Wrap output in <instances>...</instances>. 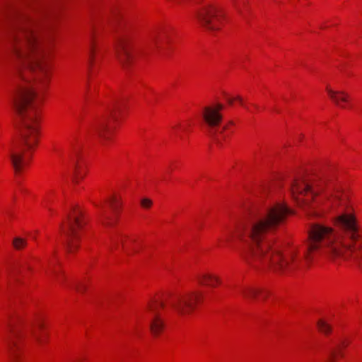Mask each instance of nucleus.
<instances>
[{
  "label": "nucleus",
  "mask_w": 362,
  "mask_h": 362,
  "mask_svg": "<svg viewBox=\"0 0 362 362\" xmlns=\"http://www.w3.org/2000/svg\"><path fill=\"white\" fill-rule=\"evenodd\" d=\"M291 213V209L281 204L261 212H252L249 222L237 231L244 244L242 256L249 265L254 268H270L284 274L302 268L301 259L297 257L296 249L282 255L267 236Z\"/></svg>",
  "instance_id": "f257e3e1"
},
{
  "label": "nucleus",
  "mask_w": 362,
  "mask_h": 362,
  "mask_svg": "<svg viewBox=\"0 0 362 362\" xmlns=\"http://www.w3.org/2000/svg\"><path fill=\"white\" fill-rule=\"evenodd\" d=\"M53 15L48 8H43L36 16L15 11L11 17V49L25 71L31 73L35 81L42 85L50 77L52 38L49 34L42 37L39 32L42 28L51 29Z\"/></svg>",
  "instance_id": "f03ea898"
},
{
  "label": "nucleus",
  "mask_w": 362,
  "mask_h": 362,
  "mask_svg": "<svg viewBox=\"0 0 362 362\" xmlns=\"http://www.w3.org/2000/svg\"><path fill=\"white\" fill-rule=\"evenodd\" d=\"M334 222L339 230L319 223L311 226L305 254L307 262L318 256L332 260L351 258L362 269V237L356 217L344 213L337 216Z\"/></svg>",
  "instance_id": "7ed1b4c3"
},
{
  "label": "nucleus",
  "mask_w": 362,
  "mask_h": 362,
  "mask_svg": "<svg viewBox=\"0 0 362 362\" xmlns=\"http://www.w3.org/2000/svg\"><path fill=\"white\" fill-rule=\"evenodd\" d=\"M35 97L33 87L28 82L19 86L11 98L17 116L18 139L9 148L8 157L16 173L22 170L38 142L40 119L34 103Z\"/></svg>",
  "instance_id": "20e7f679"
},
{
  "label": "nucleus",
  "mask_w": 362,
  "mask_h": 362,
  "mask_svg": "<svg viewBox=\"0 0 362 362\" xmlns=\"http://www.w3.org/2000/svg\"><path fill=\"white\" fill-rule=\"evenodd\" d=\"M325 186V182L317 177H300L292 181L291 192L299 205L310 209V214L318 215L320 212L315 211L317 208H322L323 211L334 209L344 205L346 200V195L339 188L317 199L316 197L324 190Z\"/></svg>",
  "instance_id": "39448f33"
},
{
  "label": "nucleus",
  "mask_w": 362,
  "mask_h": 362,
  "mask_svg": "<svg viewBox=\"0 0 362 362\" xmlns=\"http://www.w3.org/2000/svg\"><path fill=\"white\" fill-rule=\"evenodd\" d=\"M79 213L74 212L69 215L66 223L61 226V232L64 235V244L67 252L74 253L79 247V230L83 227Z\"/></svg>",
  "instance_id": "423d86ee"
},
{
  "label": "nucleus",
  "mask_w": 362,
  "mask_h": 362,
  "mask_svg": "<svg viewBox=\"0 0 362 362\" xmlns=\"http://www.w3.org/2000/svg\"><path fill=\"white\" fill-rule=\"evenodd\" d=\"M195 16L204 29L214 32L220 30L223 14L218 6L206 3L197 9Z\"/></svg>",
  "instance_id": "0eeeda50"
},
{
  "label": "nucleus",
  "mask_w": 362,
  "mask_h": 362,
  "mask_svg": "<svg viewBox=\"0 0 362 362\" xmlns=\"http://www.w3.org/2000/svg\"><path fill=\"white\" fill-rule=\"evenodd\" d=\"M203 300V293L201 291H192L189 293L173 296L167 303L178 315H186L192 312L196 305L202 303Z\"/></svg>",
  "instance_id": "6e6552de"
},
{
  "label": "nucleus",
  "mask_w": 362,
  "mask_h": 362,
  "mask_svg": "<svg viewBox=\"0 0 362 362\" xmlns=\"http://www.w3.org/2000/svg\"><path fill=\"white\" fill-rule=\"evenodd\" d=\"M223 108V106L221 104H218L216 107H206L202 113L203 119L207 127L208 134L218 144H221L218 134H222L223 131L228 128V125H224L222 127L219 126L222 120L220 111Z\"/></svg>",
  "instance_id": "1a4fd4ad"
},
{
  "label": "nucleus",
  "mask_w": 362,
  "mask_h": 362,
  "mask_svg": "<svg viewBox=\"0 0 362 362\" xmlns=\"http://www.w3.org/2000/svg\"><path fill=\"white\" fill-rule=\"evenodd\" d=\"M121 111V104L115 102L112 107H110L107 112L96 119L91 127V132L98 135L103 141L110 139L111 128L107 125V121L111 117L112 119H117V112Z\"/></svg>",
  "instance_id": "9d476101"
},
{
  "label": "nucleus",
  "mask_w": 362,
  "mask_h": 362,
  "mask_svg": "<svg viewBox=\"0 0 362 362\" xmlns=\"http://www.w3.org/2000/svg\"><path fill=\"white\" fill-rule=\"evenodd\" d=\"M134 39L129 35H122L117 39L115 52L118 60L124 68L130 65L134 60Z\"/></svg>",
  "instance_id": "9b49d317"
},
{
  "label": "nucleus",
  "mask_w": 362,
  "mask_h": 362,
  "mask_svg": "<svg viewBox=\"0 0 362 362\" xmlns=\"http://www.w3.org/2000/svg\"><path fill=\"white\" fill-rule=\"evenodd\" d=\"M165 307V302L163 300H154L148 305V310L151 314L150 329L154 336H158L163 331L165 323L163 319L158 313L160 308Z\"/></svg>",
  "instance_id": "f8f14e48"
},
{
  "label": "nucleus",
  "mask_w": 362,
  "mask_h": 362,
  "mask_svg": "<svg viewBox=\"0 0 362 362\" xmlns=\"http://www.w3.org/2000/svg\"><path fill=\"white\" fill-rule=\"evenodd\" d=\"M149 41L151 46L161 49L170 42V32L165 28H157L151 33Z\"/></svg>",
  "instance_id": "ddd939ff"
},
{
  "label": "nucleus",
  "mask_w": 362,
  "mask_h": 362,
  "mask_svg": "<svg viewBox=\"0 0 362 362\" xmlns=\"http://www.w3.org/2000/svg\"><path fill=\"white\" fill-rule=\"evenodd\" d=\"M8 331L10 332L11 336L6 339V343L8 349L9 358L11 362H16L18 356L16 354V348L17 347L16 338L21 337V333L18 329H16L12 325H8Z\"/></svg>",
  "instance_id": "4468645a"
},
{
  "label": "nucleus",
  "mask_w": 362,
  "mask_h": 362,
  "mask_svg": "<svg viewBox=\"0 0 362 362\" xmlns=\"http://www.w3.org/2000/svg\"><path fill=\"white\" fill-rule=\"evenodd\" d=\"M196 279L199 285L209 287H215L221 282L218 276L207 272L199 273Z\"/></svg>",
  "instance_id": "2eb2a0df"
},
{
  "label": "nucleus",
  "mask_w": 362,
  "mask_h": 362,
  "mask_svg": "<svg viewBox=\"0 0 362 362\" xmlns=\"http://www.w3.org/2000/svg\"><path fill=\"white\" fill-rule=\"evenodd\" d=\"M238 291L240 294L245 299H254L259 295L262 296L264 298L267 296V293L263 290L253 288L249 286L240 287Z\"/></svg>",
  "instance_id": "dca6fc26"
},
{
  "label": "nucleus",
  "mask_w": 362,
  "mask_h": 362,
  "mask_svg": "<svg viewBox=\"0 0 362 362\" xmlns=\"http://www.w3.org/2000/svg\"><path fill=\"white\" fill-rule=\"evenodd\" d=\"M327 91L331 100L338 106L344 108L342 104L349 101V95L344 91H335L330 88H327Z\"/></svg>",
  "instance_id": "f3484780"
},
{
  "label": "nucleus",
  "mask_w": 362,
  "mask_h": 362,
  "mask_svg": "<svg viewBox=\"0 0 362 362\" xmlns=\"http://www.w3.org/2000/svg\"><path fill=\"white\" fill-rule=\"evenodd\" d=\"M95 46L96 45H95V34H94V32H93L90 36V46H89V51H88V55H89L88 64H89L90 67L93 64L95 52Z\"/></svg>",
  "instance_id": "a211bd4d"
},
{
  "label": "nucleus",
  "mask_w": 362,
  "mask_h": 362,
  "mask_svg": "<svg viewBox=\"0 0 362 362\" xmlns=\"http://www.w3.org/2000/svg\"><path fill=\"white\" fill-rule=\"evenodd\" d=\"M12 245L16 250H20L27 245V240L21 237H15L13 239Z\"/></svg>",
  "instance_id": "6ab92c4d"
},
{
  "label": "nucleus",
  "mask_w": 362,
  "mask_h": 362,
  "mask_svg": "<svg viewBox=\"0 0 362 362\" xmlns=\"http://www.w3.org/2000/svg\"><path fill=\"white\" fill-rule=\"evenodd\" d=\"M317 325L319 330L324 334H329L332 330L330 325L322 320H320Z\"/></svg>",
  "instance_id": "aec40b11"
},
{
  "label": "nucleus",
  "mask_w": 362,
  "mask_h": 362,
  "mask_svg": "<svg viewBox=\"0 0 362 362\" xmlns=\"http://www.w3.org/2000/svg\"><path fill=\"white\" fill-rule=\"evenodd\" d=\"M110 205L113 213L116 215L120 206L119 201L116 197H112L110 201Z\"/></svg>",
  "instance_id": "412c9836"
},
{
  "label": "nucleus",
  "mask_w": 362,
  "mask_h": 362,
  "mask_svg": "<svg viewBox=\"0 0 362 362\" xmlns=\"http://www.w3.org/2000/svg\"><path fill=\"white\" fill-rule=\"evenodd\" d=\"M100 221H101L102 223L105 226H110L114 222V219L110 217L105 212H103V214L101 215Z\"/></svg>",
  "instance_id": "4be33fe9"
},
{
  "label": "nucleus",
  "mask_w": 362,
  "mask_h": 362,
  "mask_svg": "<svg viewBox=\"0 0 362 362\" xmlns=\"http://www.w3.org/2000/svg\"><path fill=\"white\" fill-rule=\"evenodd\" d=\"M83 174L81 172L79 166L76 163L74 166V181L77 182L78 180L82 178Z\"/></svg>",
  "instance_id": "5701e85b"
},
{
  "label": "nucleus",
  "mask_w": 362,
  "mask_h": 362,
  "mask_svg": "<svg viewBox=\"0 0 362 362\" xmlns=\"http://www.w3.org/2000/svg\"><path fill=\"white\" fill-rule=\"evenodd\" d=\"M153 204V202L151 199L148 198H143L141 200V205L144 209H149L151 207Z\"/></svg>",
  "instance_id": "b1692460"
},
{
  "label": "nucleus",
  "mask_w": 362,
  "mask_h": 362,
  "mask_svg": "<svg viewBox=\"0 0 362 362\" xmlns=\"http://www.w3.org/2000/svg\"><path fill=\"white\" fill-rule=\"evenodd\" d=\"M235 100L238 101L240 103V105H244L243 98L240 96H239V95L236 96L234 99H233V98H228L227 99L228 103L230 105H232Z\"/></svg>",
  "instance_id": "393cba45"
},
{
  "label": "nucleus",
  "mask_w": 362,
  "mask_h": 362,
  "mask_svg": "<svg viewBox=\"0 0 362 362\" xmlns=\"http://www.w3.org/2000/svg\"><path fill=\"white\" fill-rule=\"evenodd\" d=\"M337 350L336 349H333L330 351L329 357L327 360H326L325 362H332L333 358H334L336 355Z\"/></svg>",
  "instance_id": "a878e982"
},
{
  "label": "nucleus",
  "mask_w": 362,
  "mask_h": 362,
  "mask_svg": "<svg viewBox=\"0 0 362 362\" xmlns=\"http://www.w3.org/2000/svg\"><path fill=\"white\" fill-rule=\"evenodd\" d=\"M76 290L79 293H83L86 290V287L83 284L77 285L76 286Z\"/></svg>",
  "instance_id": "bb28decb"
},
{
  "label": "nucleus",
  "mask_w": 362,
  "mask_h": 362,
  "mask_svg": "<svg viewBox=\"0 0 362 362\" xmlns=\"http://www.w3.org/2000/svg\"><path fill=\"white\" fill-rule=\"evenodd\" d=\"M120 243L123 245V242H122V239L121 240H119V239L118 240L117 239L112 240L113 246L115 247H117Z\"/></svg>",
  "instance_id": "cd10ccee"
},
{
  "label": "nucleus",
  "mask_w": 362,
  "mask_h": 362,
  "mask_svg": "<svg viewBox=\"0 0 362 362\" xmlns=\"http://www.w3.org/2000/svg\"><path fill=\"white\" fill-rule=\"evenodd\" d=\"M19 72H20V74H21V77L23 80L27 81V76H25V74L24 72H23L21 66L19 67Z\"/></svg>",
  "instance_id": "c85d7f7f"
},
{
  "label": "nucleus",
  "mask_w": 362,
  "mask_h": 362,
  "mask_svg": "<svg viewBox=\"0 0 362 362\" xmlns=\"http://www.w3.org/2000/svg\"><path fill=\"white\" fill-rule=\"evenodd\" d=\"M232 1H233L234 4H235V6L236 9L238 10V11L240 13H241V12H242V11H241L240 8V7H239V6H238V0H232Z\"/></svg>",
  "instance_id": "c756f323"
},
{
  "label": "nucleus",
  "mask_w": 362,
  "mask_h": 362,
  "mask_svg": "<svg viewBox=\"0 0 362 362\" xmlns=\"http://www.w3.org/2000/svg\"><path fill=\"white\" fill-rule=\"evenodd\" d=\"M52 272L53 273L54 275L56 276V278L59 281V282H62V280L60 279V278L58 276V273L57 272V271H55L54 269H52Z\"/></svg>",
  "instance_id": "7c9ffc66"
},
{
  "label": "nucleus",
  "mask_w": 362,
  "mask_h": 362,
  "mask_svg": "<svg viewBox=\"0 0 362 362\" xmlns=\"http://www.w3.org/2000/svg\"><path fill=\"white\" fill-rule=\"evenodd\" d=\"M36 326L39 328V329H42L43 327V324L42 322L39 320L37 322H36Z\"/></svg>",
  "instance_id": "2f4dec72"
},
{
  "label": "nucleus",
  "mask_w": 362,
  "mask_h": 362,
  "mask_svg": "<svg viewBox=\"0 0 362 362\" xmlns=\"http://www.w3.org/2000/svg\"><path fill=\"white\" fill-rule=\"evenodd\" d=\"M32 334H33V336L35 337V339H36V340H37V341H39V342H40V341H41V339H40V337H38V336L35 334V330H34V329H32Z\"/></svg>",
  "instance_id": "473e14b6"
},
{
  "label": "nucleus",
  "mask_w": 362,
  "mask_h": 362,
  "mask_svg": "<svg viewBox=\"0 0 362 362\" xmlns=\"http://www.w3.org/2000/svg\"><path fill=\"white\" fill-rule=\"evenodd\" d=\"M230 238V235H228V236L226 237L225 240L226 241H228Z\"/></svg>",
  "instance_id": "72a5a7b5"
},
{
  "label": "nucleus",
  "mask_w": 362,
  "mask_h": 362,
  "mask_svg": "<svg viewBox=\"0 0 362 362\" xmlns=\"http://www.w3.org/2000/svg\"><path fill=\"white\" fill-rule=\"evenodd\" d=\"M73 151H74V153L75 154H77V153H78V150H77V149H76L75 148H74Z\"/></svg>",
  "instance_id": "f704fd0d"
},
{
  "label": "nucleus",
  "mask_w": 362,
  "mask_h": 362,
  "mask_svg": "<svg viewBox=\"0 0 362 362\" xmlns=\"http://www.w3.org/2000/svg\"><path fill=\"white\" fill-rule=\"evenodd\" d=\"M56 254H57V252L54 250V251L53 252V255H54V256H55V255H56Z\"/></svg>",
  "instance_id": "c9c22d12"
},
{
  "label": "nucleus",
  "mask_w": 362,
  "mask_h": 362,
  "mask_svg": "<svg viewBox=\"0 0 362 362\" xmlns=\"http://www.w3.org/2000/svg\"><path fill=\"white\" fill-rule=\"evenodd\" d=\"M342 345L343 346H346L345 343L344 342H342Z\"/></svg>",
  "instance_id": "e433bc0d"
}]
</instances>
